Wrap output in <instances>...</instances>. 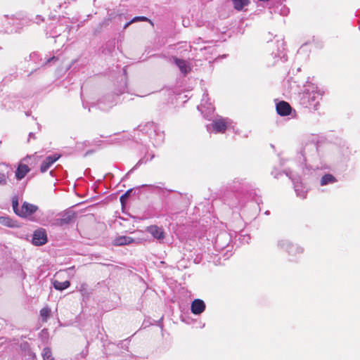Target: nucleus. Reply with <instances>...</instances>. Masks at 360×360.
<instances>
[{"label":"nucleus","mask_w":360,"mask_h":360,"mask_svg":"<svg viewBox=\"0 0 360 360\" xmlns=\"http://www.w3.org/2000/svg\"><path fill=\"white\" fill-rule=\"evenodd\" d=\"M138 21H149V22H150V20L145 16H136V17H134L132 20H131L130 22H138Z\"/></svg>","instance_id":"obj_32"},{"label":"nucleus","mask_w":360,"mask_h":360,"mask_svg":"<svg viewBox=\"0 0 360 360\" xmlns=\"http://www.w3.org/2000/svg\"><path fill=\"white\" fill-rule=\"evenodd\" d=\"M58 60V57L52 56L46 59V63H54L55 61Z\"/></svg>","instance_id":"obj_35"},{"label":"nucleus","mask_w":360,"mask_h":360,"mask_svg":"<svg viewBox=\"0 0 360 360\" xmlns=\"http://www.w3.org/2000/svg\"><path fill=\"white\" fill-rule=\"evenodd\" d=\"M233 189H238V188H237V186H236V184H242V182H241V181H240V180H239V179H235V180L233 181Z\"/></svg>","instance_id":"obj_38"},{"label":"nucleus","mask_w":360,"mask_h":360,"mask_svg":"<svg viewBox=\"0 0 360 360\" xmlns=\"http://www.w3.org/2000/svg\"><path fill=\"white\" fill-rule=\"evenodd\" d=\"M277 113L281 116L292 115L294 117L295 115V110H294L290 105L284 101H280L276 104V106Z\"/></svg>","instance_id":"obj_8"},{"label":"nucleus","mask_w":360,"mask_h":360,"mask_svg":"<svg viewBox=\"0 0 360 360\" xmlns=\"http://www.w3.org/2000/svg\"><path fill=\"white\" fill-rule=\"evenodd\" d=\"M234 8L237 11H241L244 6L249 4L248 0H232Z\"/></svg>","instance_id":"obj_24"},{"label":"nucleus","mask_w":360,"mask_h":360,"mask_svg":"<svg viewBox=\"0 0 360 360\" xmlns=\"http://www.w3.org/2000/svg\"><path fill=\"white\" fill-rule=\"evenodd\" d=\"M42 356L44 360H53L52 353L49 347H45L42 352Z\"/></svg>","instance_id":"obj_28"},{"label":"nucleus","mask_w":360,"mask_h":360,"mask_svg":"<svg viewBox=\"0 0 360 360\" xmlns=\"http://www.w3.org/2000/svg\"><path fill=\"white\" fill-rule=\"evenodd\" d=\"M271 174L274 176V178L278 179L279 176L281 175L282 174L281 172H278L276 170L274 169L271 172Z\"/></svg>","instance_id":"obj_37"},{"label":"nucleus","mask_w":360,"mask_h":360,"mask_svg":"<svg viewBox=\"0 0 360 360\" xmlns=\"http://www.w3.org/2000/svg\"><path fill=\"white\" fill-rule=\"evenodd\" d=\"M30 167L25 164H19L16 171H15V177L18 180L22 179L26 174L30 172Z\"/></svg>","instance_id":"obj_16"},{"label":"nucleus","mask_w":360,"mask_h":360,"mask_svg":"<svg viewBox=\"0 0 360 360\" xmlns=\"http://www.w3.org/2000/svg\"><path fill=\"white\" fill-rule=\"evenodd\" d=\"M174 60L183 74L186 75L190 71V67L185 60L174 58Z\"/></svg>","instance_id":"obj_19"},{"label":"nucleus","mask_w":360,"mask_h":360,"mask_svg":"<svg viewBox=\"0 0 360 360\" xmlns=\"http://www.w3.org/2000/svg\"><path fill=\"white\" fill-rule=\"evenodd\" d=\"M117 103L116 96L113 94L105 96L102 99L99 100L96 105L101 110L105 111L111 108Z\"/></svg>","instance_id":"obj_7"},{"label":"nucleus","mask_w":360,"mask_h":360,"mask_svg":"<svg viewBox=\"0 0 360 360\" xmlns=\"http://www.w3.org/2000/svg\"><path fill=\"white\" fill-rule=\"evenodd\" d=\"M287 176L289 177L292 181L294 189L297 196L302 199H304L307 196V189L304 186L303 184L300 181L299 176H295L290 169L284 170L283 172Z\"/></svg>","instance_id":"obj_5"},{"label":"nucleus","mask_w":360,"mask_h":360,"mask_svg":"<svg viewBox=\"0 0 360 360\" xmlns=\"http://www.w3.org/2000/svg\"><path fill=\"white\" fill-rule=\"evenodd\" d=\"M224 240H225L227 243L230 240V236L226 233H221L220 234L217 235L215 239V243L219 248L223 249L226 247V244H223L221 243V241Z\"/></svg>","instance_id":"obj_20"},{"label":"nucleus","mask_w":360,"mask_h":360,"mask_svg":"<svg viewBox=\"0 0 360 360\" xmlns=\"http://www.w3.org/2000/svg\"><path fill=\"white\" fill-rule=\"evenodd\" d=\"M52 225L56 226H64V224L61 219V218H57L54 219V221L52 223Z\"/></svg>","instance_id":"obj_33"},{"label":"nucleus","mask_w":360,"mask_h":360,"mask_svg":"<svg viewBox=\"0 0 360 360\" xmlns=\"http://www.w3.org/2000/svg\"><path fill=\"white\" fill-rule=\"evenodd\" d=\"M265 214H269V211H266V212H265Z\"/></svg>","instance_id":"obj_43"},{"label":"nucleus","mask_w":360,"mask_h":360,"mask_svg":"<svg viewBox=\"0 0 360 360\" xmlns=\"http://www.w3.org/2000/svg\"><path fill=\"white\" fill-rule=\"evenodd\" d=\"M134 241V240L129 236H117L114 239L113 245L116 246H122L131 244Z\"/></svg>","instance_id":"obj_17"},{"label":"nucleus","mask_w":360,"mask_h":360,"mask_svg":"<svg viewBox=\"0 0 360 360\" xmlns=\"http://www.w3.org/2000/svg\"><path fill=\"white\" fill-rule=\"evenodd\" d=\"M338 181L337 179L331 174H324L320 180L321 186H326L328 184H333Z\"/></svg>","instance_id":"obj_21"},{"label":"nucleus","mask_w":360,"mask_h":360,"mask_svg":"<svg viewBox=\"0 0 360 360\" xmlns=\"http://www.w3.org/2000/svg\"><path fill=\"white\" fill-rule=\"evenodd\" d=\"M75 214L71 211H67L62 214L61 219L64 225L69 224L74 219Z\"/></svg>","instance_id":"obj_23"},{"label":"nucleus","mask_w":360,"mask_h":360,"mask_svg":"<svg viewBox=\"0 0 360 360\" xmlns=\"http://www.w3.org/2000/svg\"><path fill=\"white\" fill-rule=\"evenodd\" d=\"M278 248L285 250L289 256L295 257L303 252V248L297 244H294L288 239L279 240L277 243Z\"/></svg>","instance_id":"obj_3"},{"label":"nucleus","mask_w":360,"mask_h":360,"mask_svg":"<svg viewBox=\"0 0 360 360\" xmlns=\"http://www.w3.org/2000/svg\"><path fill=\"white\" fill-rule=\"evenodd\" d=\"M51 37H58V36H57V35H56V36H55V35H52V36H51Z\"/></svg>","instance_id":"obj_44"},{"label":"nucleus","mask_w":360,"mask_h":360,"mask_svg":"<svg viewBox=\"0 0 360 360\" xmlns=\"http://www.w3.org/2000/svg\"><path fill=\"white\" fill-rule=\"evenodd\" d=\"M51 309L49 307H44L40 310V316L43 322H46L50 316Z\"/></svg>","instance_id":"obj_26"},{"label":"nucleus","mask_w":360,"mask_h":360,"mask_svg":"<svg viewBox=\"0 0 360 360\" xmlns=\"http://www.w3.org/2000/svg\"><path fill=\"white\" fill-rule=\"evenodd\" d=\"M12 207L15 214L18 215L20 208H19L18 198L17 195L12 198Z\"/></svg>","instance_id":"obj_27"},{"label":"nucleus","mask_w":360,"mask_h":360,"mask_svg":"<svg viewBox=\"0 0 360 360\" xmlns=\"http://www.w3.org/2000/svg\"><path fill=\"white\" fill-rule=\"evenodd\" d=\"M277 51L276 52H272L271 55L274 58H280L281 60H283V61H285L287 60L286 55L285 53V44L283 39L277 40Z\"/></svg>","instance_id":"obj_12"},{"label":"nucleus","mask_w":360,"mask_h":360,"mask_svg":"<svg viewBox=\"0 0 360 360\" xmlns=\"http://www.w3.org/2000/svg\"><path fill=\"white\" fill-rule=\"evenodd\" d=\"M145 155L142 157L135 166L127 173V174L132 172L134 169H137L141 165L146 164L148 162L151 161L155 158V154L152 151H149L148 148H144Z\"/></svg>","instance_id":"obj_14"},{"label":"nucleus","mask_w":360,"mask_h":360,"mask_svg":"<svg viewBox=\"0 0 360 360\" xmlns=\"http://www.w3.org/2000/svg\"><path fill=\"white\" fill-rule=\"evenodd\" d=\"M131 23H132V22H130V21H129V22H127V23L124 25V29H126V28H127L129 25H131Z\"/></svg>","instance_id":"obj_39"},{"label":"nucleus","mask_w":360,"mask_h":360,"mask_svg":"<svg viewBox=\"0 0 360 360\" xmlns=\"http://www.w3.org/2000/svg\"><path fill=\"white\" fill-rule=\"evenodd\" d=\"M132 192V189L128 190L125 193L120 196V202L123 205L125 202L127 198H128Z\"/></svg>","instance_id":"obj_31"},{"label":"nucleus","mask_w":360,"mask_h":360,"mask_svg":"<svg viewBox=\"0 0 360 360\" xmlns=\"http://www.w3.org/2000/svg\"><path fill=\"white\" fill-rule=\"evenodd\" d=\"M38 210V207L35 205L24 202L20 207L18 216L22 218H27L35 213Z\"/></svg>","instance_id":"obj_9"},{"label":"nucleus","mask_w":360,"mask_h":360,"mask_svg":"<svg viewBox=\"0 0 360 360\" xmlns=\"http://www.w3.org/2000/svg\"><path fill=\"white\" fill-rule=\"evenodd\" d=\"M29 136H30V137H32V136H34V134H33L32 132H30V133L29 134Z\"/></svg>","instance_id":"obj_41"},{"label":"nucleus","mask_w":360,"mask_h":360,"mask_svg":"<svg viewBox=\"0 0 360 360\" xmlns=\"http://www.w3.org/2000/svg\"><path fill=\"white\" fill-rule=\"evenodd\" d=\"M231 125V122L229 118L220 117L213 120L212 124H207L206 127L209 132L224 133Z\"/></svg>","instance_id":"obj_4"},{"label":"nucleus","mask_w":360,"mask_h":360,"mask_svg":"<svg viewBox=\"0 0 360 360\" xmlns=\"http://www.w3.org/2000/svg\"><path fill=\"white\" fill-rule=\"evenodd\" d=\"M8 174L0 173V186H5L8 182Z\"/></svg>","instance_id":"obj_30"},{"label":"nucleus","mask_w":360,"mask_h":360,"mask_svg":"<svg viewBox=\"0 0 360 360\" xmlns=\"http://www.w3.org/2000/svg\"><path fill=\"white\" fill-rule=\"evenodd\" d=\"M208 94H204L201 100V103L198 106V110L201 112L205 118L207 120L211 119V116L214 112V108L212 104L209 102V98H207Z\"/></svg>","instance_id":"obj_6"},{"label":"nucleus","mask_w":360,"mask_h":360,"mask_svg":"<svg viewBox=\"0 0 360 360\" xmlns=\"http://www.w3.org/2000/svg\"><path fill=\"white\" fill-rule=\"evenodd\" d=\"M206 308L205 302L200 299L194 300L191 305V311L195 315L201 314Z\"/></svg>","instance_id":"obj_13"},{"label":"nucleus","mask_w":360,"mask_h":360,"mask_svg":"<svg viewBox=\"0 0 360 360\" xmlns=\"http://www.w3.org/2000/svg\"><path fill=\"white\" fill-rule=\"evenodd\" d=\"M13 31L17 32L18 27H15V28L11 30V32H13Z\"/></svg>","instance_id":"obj_40"},{"label":"nucleus","mask_w":360,"mask_h":360,"mask_svg":"<svg viewBox=\"0 0 360 360\" xmlns=\"http://www.w3.org/2000/svg\"><path fill=\"white\" fill-rule=\"evenodd\" d=\"M18 21V19L11 18V20L8 21V24L10 25L14 26L15 24H17V22Z\"/></svg>","instance_id":"obj_36"},{"label":"nucleus","mask_w":360,"mask_h":360,"mask_svg":"<svg viewBox=\"0 0 360 360\" xmlns=\"http://www.w3.org/2000/svg\"><path fill=\"white\" fill-rule=\"evenodd\" d=\"M37 19H39V20H40L41 21H43V19H41L40 16H37Z\"/></svg>","instance_id":"obj_42"},{"label":"nucleus","mask_w":360,"mask_h":360,"mask_svg":"<svg viewBox=\"0 0 360 360\" xmlns=\"http://www.w3.org/2000/svg\"><path fill=\"white\" fill-rule=\"evenodd\" d=\"M81 96H82V105H83L84 108H88V110H89V112H90L91 111V109H90L91 107L93 108L94 105H96V104L92 103L90 106H89L88 103L86 101H84V100L83 99L82 95Z\"/></svg>","instance_id":"obj_34"},{"label":"nucleus","mask_w":360,"mask_h":360,"mask_svg":"<svg viewBox=\"0 0 360 360\" xmlns=\"http://www.w3.org/2000/svg\"><path fill=\"white\" fill-rule=\"evenodd\" d=\"M59 158L60 155H58L57 154L47 156L41 162L40 171L42 173L46 172L50 167L58 160Z\"/></svg>","instance_id":"obj_15"},{"label":"nucleus","mask_w":360,"mask_h":360,"mask_svg":"<svg viewBox=\"0 0 360 360\" xmlns=\"http://www.w3.org/2000/svg\"><path fill=\"white\" fill-rule=\"evenodd\" d=\"M0 224L3 226L9 227V228H15L18 226V222L15 220H13L8 216H1L0 217Z\"/></svg>","instance_id":"obj_18"},{"label":"nucleus","mask_w":360,"mask_h":360,"mask_svg":"<svg viewBox=\"0 0 360 360\" xmlns=\"http://www.w3.org/2000/svg\"><path fill=\"white\" fill-rule=\"evenodd\" d=\"M323 94V91L318 86L314 84L308 85L301 96V103L310 109L317 110Z\"/></svg>","instance_id":"obj_1"},{"label":"nucleus","mask_w":360,"mask_h":360,"mask_svg":"<svg viewBox=\"0 0 360 360\" xmlns=\"http://www.w3.org/2000/svg\"><path fill=\"white\" fill-rule=\"evenodd\" d=\"M309 150H312L316 151V150H317L316 146L315 144H314V143H309V144H307L304 147V148L301 151V153H302V156H303L304 160L307 159V155H308L307 152Z\"/></svg>","instance_id":"obj_25"},{"label":"nucleus","mask_w":360,"mask_h":360,"mask_svg":"<svg viewBox=\"0 0 360 360\" xmlns=\"http://www.w3.org/2000/svg\"><path fill=\"white\" fill-rule=\"evenodd\" d=\"M146 230L154 238L158 240L160 243H161V241L165 237V233L163 229L156 225L148 226Z\"/></svg>","instance_id":"obj_11"},{"label":"nucleus","mask_w":360,"mask_h":360,"mask_svg":"<svg viewBox=\"0 0 360 360\" xmlns=\"http://www.w3.org/2000/svg\"><path fill=\"white\" fill-rule=\"evenodd\" d=\"M53 286L56 290L62 291L65 289H67L70 285V282L69 281H65L64 282H60L57 280H54L53 281Z\"/></svg>","instance_id":"obj_22"},{"label":"nucleus","mask_w":360,"mask_h":360,"mask_svg":"<svg viewBox=\"0 0 360 360\" xmlns=\"http://www.w3.org/2000/svg\"><path fill=\"white\" fill-rule=\"evenodd\" d=\"M141 131L148 134L151 139H154V144L159 145L164 141L165 134L163 131H158V126L153 122H147L143 126H140Z\"/></svg>","instance_id":"obj_2"},{"label":"nucleus","mask_w":360,"mask_h":360,"mask_svg":"<svg viewBox=\"0 0 360 360\" xmlns=\"http://www.w3.org/2000/svg\"><path fill=\"white\" fill-rule=\"evenodd\" d=\"M275 12H279L281 15L285 16L289 13V9L285 5L281 4L276 8Z\"/></svg>","instance_id":"obj_29"},{"label":"nucleus","mask_w":360,"mask_h":360,"mask_svg":"<svg viewBox=\"0 0 360 360\" xmlns=\"http://www.w3.org/2000/svg\"><path fill=\"white\" fill-rule=\"evenodd\" d=\"M47 242L46 232L44 229H37L32 236V243L35 245L39 246L44 245Z\"/></svg>","instance_id":"obj_10"}]
</instances>
